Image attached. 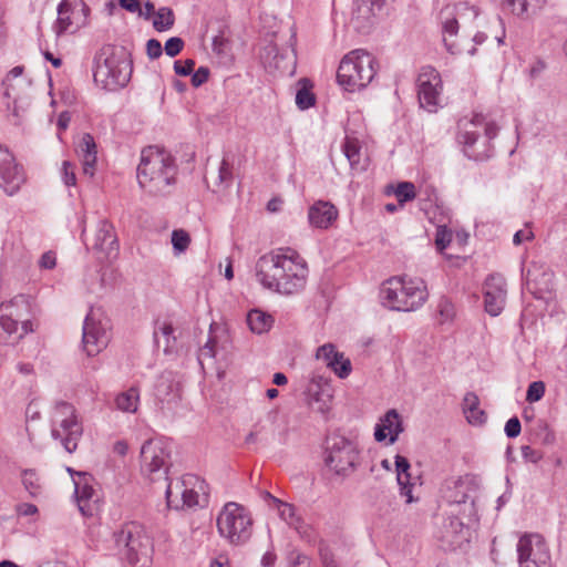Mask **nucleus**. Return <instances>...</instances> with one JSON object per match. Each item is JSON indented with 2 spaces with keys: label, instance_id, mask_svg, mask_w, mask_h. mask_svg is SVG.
Here are the masks:
<instances>
[{
  "label": "nucleus",
  "instance_id": "1",
  "mask_svg": "<svg viewBox=\"0 0 567 567\" xmlns=\"http://www.w3.org/2000/svg\"><path fill=\"white\" fill-rule=\"evenodd\" d=\"M258 282L280 295H293L307 284L308 266L293 249L280 248L260 256L255 266Z\"/></svg>",
  "mask_w": 567,
  "mask_h": 567
},
{
  "label": "nucleus",
  "instance_id": "2",
  "mask_svg": "<svg viewBox=\"0 0 567 567\" xmlns=\"http://www.w3.org/2000/svg\"><path fill=\"white\" fill-rule=\"evenodd\" d=\"M477 484L474 476L446 478L441 486V497L446 503L444 528L451 532L475 530L478 524L475 507Z\"/></svg>",
  "mask_w": 567,
  "mask_h": 567
},
{
  "label": "nucleus",
  "instance_id": "3",
  "mask_svg": "<svg viewBox=\"0 0 567 567\" xmlns=\"http://www.w3.org/2000/svg\"><path fill=\"white\" fill-rule=\"evenodd\" d=\"M178 166L169 152L156 145L142 151L137 166L140 187L150 196H167L177 182Z\"/></svg>",
  "mask_w": 567,
  "mask_h": 567
},
{
  "label": "nucleus",
  "instance_id": "4",
  "mask_svg": "<svg viewBox=\"0 0 567 567\" xmlns=\"http://www.w3.org/2000/svg\"><path fill=\"white\" fill-rule=\"evenodd\" d=\"M427 297L425 282L419 278L391 277L380 288L381 303L394 311H414Z\"/></svg>",
  "mask_w": 567,
  "mask_h": 567
},
{
  "label": "nucleus",
  "instance_id": "5",
  "mask_svg": "<svg viewBox=\"0 0 567 567\" xmlns=\"http://www.w3.org/2000/svg\"><path fill=\"white\" fill-rule=\"evenodd\" d=\"M457 141L463 145L465 156L473 161H485L492 156L491 141L497 136L498 126L485 122V117L476 114L471 121L458 124Z\"/></svg>",
  "mask_w": 567,
  "mask_h": 567
},
{
  "label": "nucleus",
  "instance_id": "6",
  "mask_svg": "<svg viewBox=\"0 0 567 567\" xmlns=\"http://www.w3.org/2000/svg\"><path fill=\"white\" fill-rule=\"evenodd\" d=\"M375 58L362 49L346 54L338 68V83L347 91L364 89L377 74Z\"/></svg>",
  "mask_w": 567,
  "mask_h": 567
},
{
  "label": "nucleus",
  "instance_id": "7",
  "mask_svg": "<svg viewBox=\"0 0 567 567\" xmlns=\"http://www.w3.org/2000/svg\"><path fill=\"white\" fill-rule=\"evenodd\" d=\"M113 50V45L105 44L93 58V79L109 91L124 87L132 73L131 62L116 56Z\"/></svg>",
  "mask_w": 567,
  "mask_h": 567
},
{
  "label": "nucleus",
  "instance_id": "8",
  "mask_svg": "<svg viewBox=\"0 0 567 567\" xmlns=\"http://www.w3.org/2000/svg\"><path fill=\"white\" fill-rule=\"evenodd\" d=\"M82 434L83 426L75 408L65 401L55 402L52 414L51 436L60 441L68 453H73L78 449Z\"/></svg>",
  "mask_w": 567,
  "mask_h": 567
},
{
  "label": "nucleus",
  "instance_id": "9",
  "mask_svg": "<svg viewBox=\"0 0 567 567\" xmlns=\"http://www.w3.org/2000/svg\"><path fill=\"white\" fill-rule=\"evenodd\" d=\"M359 460L360 451L353 441L339 434L327 437L324 463L336 475H350L357 470Z\"/></svg>",
  "mask_w": 567,
  "mask_h": 567
},
{
  "label": "nucleus",
  "instance_id": "10",
  "mask_svg": "<svg viewBox=\"0 0 567 567\" xmlns=\"http://www.w3.org/2000/svg\"><path fill=\"white\" fill-rule=\"evenodd\" d=\"M116 555L131 565L147 567L152 563L153 543L150 534H110Z\"/></svg>",
  "mask_w": 567,
  "mask_h": 567
},
{
  "label": "nucleus",
  "instance_id": "11",
  "mask_svg": "<svg viewBox=\"0 0 567 567\" xmlns=\"http://www.w3.org/2000/svg\"><path fill=\"white\" fill-rule=\"evenodd\" d=\"M141 471L151 481H168L169 444L159 439H151L141 447Z\"/></svg>",
  "mask_w": 567,
  "mask_h": 567
},
{
  "label": "nucleus",
  "instance_id": "12",
  "mask_svg": "<svg viewBox=\"0 0 567 567\" xmlns=\"http://www.w3.org/2000/svg\"><path fill=\"white\" fill-rule=\"evenodd\" d=\"M100 309L91 308L83 322L82 344L89 357L99 354L110 341L107 320H102Z\"/></svg>",
  "mask_w": 567,
  "mask_h": 567
},
{
  "label": "nucleus",
  "instance_id": "13",
  "mask_svg": "<svg viewBox=\"0 0 567 567\" xmlns=\"http://www.w3.org/2000/svg\"><path fill=\"white\" fill-rule=\"evenodd\" d=\"M517 553L519 567H551L550 554L542 534H523Z\"/></svg>",
  "mask_w": 567,
  "mask_h": 567
},
{
  "label": "nucleus",
  "instance_id": "14",
  "mask_svg": "<svg viewBox=\"0 0 567 567\" xmlns=\"http://www.w3.org/2000/svg\"><path fill=\"white\" fill-rule=\"evenodd\" d=\"M442 81L440 73L432 66L422 68L417 78V97L420 106L436 112L440 104Z\"/></svg>",
  "mask_w": 567,
  "mask_h": 567
},
{
  "label": "nucleus",
  "instance_id": "15",
  "mask_svg": "<svg viewBox=\"0 0 567 567\" xmlns=\"http://www.w3.org/2000/svg\"><path fill=\"white\" fill-rule=\"evenodd\" d=\"M307 404L312 411L327 415L331 409L333 389L330 379L313 373L305 389Z\"/></svg>",
  "mask_w": 567,
  "mask_h": 567
},
{
  "label": "nucleus",
  "instance_id": "16",
  "mask_svg": "<svg viewBox=\"0 0 567 567\" xmlns=\"http://www.w3.org/2000/svg\"><path fill=\"white\" fill-rule=\"evenodd\" d=\"M251 526L250 512L236 502L226 503L217 516L218 532H247Z\"/></svg>",
  "mask_w": 567,
  "mask_h": 567
},
{
  "label": "nucleus",
  "instance_id": "17",
  "mask_svg": "<svg viewBox=\"0 0 567 567\" xmlns=\"http://www.w3.org/2000/svg\"><path fill=\"white\" fill-rule=\"evenodd\" d=\"M24 183V174L13 155L0 145V187L7 195H14Z\"/></svg>",
  "mask_w": 567,
  "mask_h": 567
},
{
  "label": "nucleus",
  "instance_id": "18",
  "mask_svg": "<svg viewBox=\"0 0 567 567\" xmlns=\"http://www.w3.org/2000/svg\"><path fill=\"white\" fill-rule=\"evenodd\" d=\"M461 10H471L473 11V18H476L478 16V9L475 8V7H471L467 2H460L457 4H446L445 7L442 8L441 12H440V20H441V23H442V31H443V34H444V43H445V47L447 49V51L451 53V54H458L460 53V50L455 45V43L452 41L450 42L446 38V35L449 37H455L457 35V32H458V21L456 19V14L461 11Z\"/></svg>",
  "mask_w": 567,
  "mask_h": 567
},
{
  "label": "nucleus",
  "instance_id": "19",
  "mask_svg": "<svg viewBox=\"0 0 567 567\" xmlns=\"http://www.w3.org/2000/svg\"><path fill=\"white\" fill-rule=\"evenodd\" d=\"M194 480H197V477L186 475L175 487H173L172 483L167 484L165 495L169 508L184 509L199 505L198 493L193 488H188V485H190Z\"/></svg>",
  "mask_w": 567,
  "mask_h": 567
},
{
  "label": "nucleus",
  "instance_id": "20",
  "mask_svg": "<svg viewBox=\"0 0 567 567\" xmlns=\"http://www.w3.org/2000/svg\"><path fill=\"white\" fill-rule=\"evenodd\" d=\"M484 306L487 313L498 316L506 303V280L503 276L489 275L485 280Z\"/></svg>",
  "mask_w": 567,
  "mask_h": 567
},
{
  "label": "nucleus",
  "instance_id": "21",
  "mask_svg": "<svg viewBox=\"0 0 567 567\" xmlns=\"http://www.w3.org/2000/svg\"><path fill=\"white\" fill-rule=\"evenodd\" d=\"M0 316L23 327V331H33L31 321V302L29 297L18 295L8 302L0 305Z\"/></svg>",
  "mask_w": 567,
  "mask_h": 567
},
{
  "label": "nucleus",
  "instance_id": "22",
  "mask_svg": "<svg viewBox=\"0 0 567 567\" xmlns=\"http://www.w3.org/2000/svg\"><path fill=\"white\" fill-rule=\"evenodd\" d=\"M403 423L396 410H389L374 429V440L383 442L389 439V444H394L400 433L403 432Z\"/></svg>",
  "mask_w": 567,
  "mask_h": 567
},
{
  "label": "nucleus",
  "instance_id": "23",
  "mask_svg": "<svg viewBox=\"0 0 567 567\" xmlns=\"http://www.w3.org/2000/svg\"><path fill=\"white\" fill-rule=\"evenodd\" d=\"M93 248L104 252L106 257L115 256L118 250V243L114 233V227L106 219H101L97 223Z\"/></svg>",
  "mask_w": 567,
  "mask_h": 567
},
{
  "label": "nucleus",
  "instance_id": "24",
  "mask_svg": "<svg viewBox=\"0 0 567 567\" xmlns=\"http://www.w3.org/2000/svg\"><path fill=\"white\" fill-rule=\"evenodd\" d=\"M337 217L338 209L330 202L318 200L308 210L310 225L320 229L329 228Z\"/></svg>",
  "mask_w": 567,
  "mask_h": 567
},
{
  "label": "nucleus",
  "instance_id": "25",
  "mask_svg": "<svg viewBox=\"0 0 567 567\" xmlns=\"http://www.w3.org/2000/svg\"><path fill=\"white\" fill-rule=\"evenodd\" d=\"M76 153L82 159L83 174L92 178L95 174L96 164V144L93 136L89 133L82 135L76 145Z\"/></svg>",
  "mask_w": 567,
  "mask_h": 567
},
{
  "label": "nucleus",
  "instance_id": "26",
  "mask_svg": "<svg viewBox=\"0 0 567 567\" xmlns=\"http://www.w3.org/2000/svg\"><path fill=\"white\" fill-rule=\"evenodd\" d=\"M155 395L162 403L176 405L181 400V384L172 373H164L155 384Z\"/></svg>",
  "mask_w": 567,
  "mask_h": 567
},
{
  "label": "nucleus",
  "instance_id": "27",
  "mask_svg": "<svg viewBox=\"0 0 567 567\" xmlns=\"http://www.w3.org/2000/svg\"><path fill=\"white\" fill-rule=\"evenodd\" d=\"M84 481H86V478ZM74 484L79 511L83 516H93L94 511L96 509V501L92 502V498L95 495L94 488L87 482H75Z\"/></svg>",
  "mask_w": 567,
  "mask_h": 567
},
{
  "label": "nucleus",
  "instance_id": "28",
  "mask_svg": "<svg viewBox=\"0 0 567 567\" xmlns=\"http://www.w3.org/2000/svg\"><path fill=\"white\" fill-rule=\"evenodd\" d=\"M30 331H23L19 323L0 316V344H16Z\"/></svg>",
  "mask_w": 567,
  "mask_h": 567
},
{
  "label": "nucleus",
  "instance_id": "29",
  "mask_svg": "<svg viewBox=\"0 0 567 567\" xmlns=\"http://www.w3.org/2000/svg\"><path fill=\"white\" fill-rule=\"evenodd\" d=\"M386 3V0H370V6L365 1H357L355 9L353 11V19L360 20L362 19L367 23L361 24L360 27L364 28L370 25L371 17L377 16L381 12Z\"/></svg>",
  "mask_w": 567,
  "mask_h": 567
},
{
  "label": "nucleus",
  "instance_id": "30",
  "mask_svg": "<svg viewBox=\"0 0 567 567\" xmlns=\"http://www.w3.org/2000/svg\"><path fill=\"white\" fill-rule=\"evenodd\" d=\"M478 406V396L474 392H467L463 400V411L468 423L482 424L485 422V413Z\"/></svg>",
  "mask_w": 567,
  "mask_h": 567
},
{
  "label": "nucleus",
  "instance_id": "31",
  "mask_svg": "<svg viewBox=\"0 0 567 567\" xmlns=\"http://www.w3.org/2000/svg\"><path fill=\"white\" fill-rule=\"evenodd\" d=\"M247 323L252 332L261 334L271 328L274 319L259 309H252L247 315Z\"/></svg>",
  "mask_w": 567,
  "mask_h": 567
},
{
  "label": "nucleus",
  "instance_id": "32",
  "mask_svg": "<svg viewBox=\"0 0 567 567\" xmlns=\"http://www.w3.org/2000/svg\"><path fill=\"white\" fill-rule=\"evenodd\" d=\"M138 402L140 390L136 386H131L128 390L121 392L115 398V404L117 409L128 413H134L137 411Z\"/></svg>",
  "mask_w": 567,
  "mask_h": 567
},
{
  "label": "nucleus",
  "instance_id": "33",
  "mask_svg": "<svg viewBox=\"0 0 567 567\" xmlns=\"http://www.w3.org/2000/svg\"><path fill=\"white\" fill-rule=\"evenodd\" d=\"M275 509L278 511V514L282 520L287 523L290 528H293L296 532L306 527L303 519L297 515L296 508L288 503L280 501Z\"/></svg>",
  "mask_w": 567,
  "mask_h": 567
},
{
  "label": "nucleus",
  "instance_id": "34",
  "mask_svg": "<svg viewBox=\"0 0 567 567\" xmlns=\"http://www.w3.org/2000/svg\"><path fill=\"white\" fill-rule=\"evenodd\" d=\"M24 71V68L22 65H17L13 69L10 70V72L7 74L6 79L3 80V85L6 86L4 95L8 99H12L13 101V113L14 115H18V101L21 100V97L16 94V86L12 83V80L20 78Z\"/></svg>",
  "mask_w": 567,
  "mask_h": 567
},
{
  "label": "nucleus",
  "instance_id": "35",
  "mask_svg": "<svg viewBox=\"0 0 567 567\" xmlns=\"http://www.w3.org/2000/svg\"><path fill=\"white\" fill-rule=\"evenodd\" d=\"M159 333L164 339V352L171 353L176 343V337L174 336V328L172 323L163 322V324L154 331V342L157 347H161Z\"/></svg>",
  "mask_w": 567,
  "mask_h": 567
},
{
  "label": "nucleus",
  "instance_id": "36",
  "mask_svg": "<svg viewBox=\"0 0 567 567\" xmlns=\"http://www.w3.org/2000/svg\"><path fill=\"white\" fill-rule=\"evenodd\" d=\"M342 151L352 168H358L361 157V145L357 138L347 136L342 143Z\"/></svg>",
  "mask_w": 567,
  "mask_h": 567
},
{
  "label": "nucleus",
  "instance_id": "37",
  "mask_svg": "<svg viewBox=\"0 0 567 567\" xmlns=\"http://www.w3.org/2000/svg\"><path fill=\"white\" fill-rule=\"evenodd\" d=\"M72 6L66 0H63L58 6V20L55 23V32L58 35L66 32L72 25L70 13Z\"/></svg>",
  "mask_w": 567,
  "mask_h": 567
},
{
  "label": "nucleus",
  "instance_id": "38",
  "mask_svg": "<svg viewBox=\"0 0 567 567\" xmlns=\"http://www.w3.org/2000/svg\"><path fill=\"white\" fill-rule=\"evenodd\" d=\"M22 484L31 497H38L42 493V486L38 474L33 470L22 472Z\"/></svg>",
  "mask_w": 567,
  "mask_h": 567
},
{
  "label": "nucleus",
  "instance_id": "39",
  "mask_svg": "<svg viewBox=\"0 0 567 567\" xmlns=\"http://www.w3.org/2000/svg\"><path fill=\"white\" fill-rule=\"evenodd\" d=\"M316 357L331 369L333 365L338 364V359H341V352H338L332 343H326L318 348Z\"/></svg>",
  "mask_w": 567,
  "mask_h": 567
},
{
  "label": "nucleus",
  "instance_id": "40",
  "mask_svg": "<svg viewBox=\"0 0 567 567\" xmlns=\"http://www.w3.org/2000/svg\"><path fill=\"white\" fill-rule=\"evenodd\" d=\"M503 12L513 13L517 17L523 16L527 12L529 7V0H495Z\"/></svg>",
  "mask_w": 567,
  "mask_h": 567
},
{
  "label": "nucleus",
  "instance_id": "41",
  "mask_svg": "<svg viewBox=\"0 0 567 567\" xmlns=\"http://www.w3.org/2000/svg\"><path fill=\"white\" fill-rule=\"evenodd\" d=\"M174 24V13L172 9L163 7L156 12L153 25L157 31L169 30Z\"/></svg>",
  "mask_w": 567,
  "mask_h": 567
},
{
  "label": "nucleus",
  "instance_id": "42",
  "mask_svg": "<svg viewBox=\"0 0 567 567\" xmlns=\"http://www.w3.org/2000/svg\"><path fill=\"white\" fill-rule=\"evenodd\" d=\"M394 194L399 200L401 207L406 202H410L415 198V186L411 182H401L398 184Z\"/></svg>",
  "mask_w": 567,
  "mask_h": 567
},
{
  "label": "nucleus",
  "instance_id": "43",
  "mask_svg": "<svg viewBox=\"0 0 567 567\" xmlns=\"http://www.w3.org/2000/svg\"><path fill=\"white\" fill-rule=\"evenodd\" d=\"M190 243L189 234L184 229H175L172 233V245L176 254L184 252Z\"/></svg>",
  "mask_w": 567,
  "mask_h": 567
},
{
  "label": "nucleus",
  "instance_id": "44",
  "mask_svg": "<svg viewBox=\"0 0 567 567\" xmlns=\"http://www.w3.org/2000/svg\"><path fill=\"white\" fill-rule=\"evenodd\" d=\"M316 102V97L309 87L302 85L298 89L296 94V104L300 110H307L311 107Z\"/></svg>",
  "mask_w": 567,
  "mask_h": 567
},
{
  "label": "nucleus",
  "instance_id": "45",
  "mask_svg": "<svg viewBox=\"0 0 567 567\" xmlns=\"http://www.w3.org/2000/svg\"><path fill=\"white\" fill-rule=\"evenodd\" d=\"M233 182L231 165L227 159H223L217 175V184L224 187H229Z\"/></svg>",
  "mask_w": 567,
  "mask_h": 567
},
{
  "label": "nucleus",
  "instance_id": "46",
  "mask_svg": "<svg viewBox=\"0 0 567 567\" xmlns=\"http://www.w3.org/2000/svg\"><path fill=\"white\" fill-rule=\"evenodd\" d=\"M545 394V383L543 381H534L528 385L526 392V401L529 403L538 402Z\"/></svg>",
  "mask_w": 567,
  "mask_h": 567
},
{
  "label": "nucleus",
  "instance_id": "47",
  "mask_svg": "<svg viewBox=\"0 0 567 567\" xmlns=\"http://www.w3.org/2000/svg\"><path fill=\"white\" fill-rule=\"evenodd\" d=\"M452 241V231L446 226H439L435 235V245L439 251H443Z\"/></svg>",
  "mask_w": 567,
  "mask_h": 567
},
{
  "label": "nucleus",
  "instance_id": "48",
  "mask_svg": "<svg viewBox=\"0 0 567 567\" xmlns=\"http://www.w3.org/2000/svg\"><path fill=\"white\" fill-rule=\"evenodd\" d=\"M446 537L442 539V547L444 550H456L461 548L464 543H468L467 539L463 538V534H445Z\"/></svg>",
  "mask_w": 567,
  "mask_h": 567
},
{
  "label": "nucleus",
  "instance_id": "49",
  "mask_svg": "<svg viewBox=\"0 0 567 567\" xmlns=\"http://www.w3.org/2000/svg\"><path fill=\"white\" fill-rule=\"evenodd\" d=\"M184 40L179 37H172L169 38L166 43H165V47H164V50H165V53L171 56V58H174L176 55H178L183 48H184Z\"/></svg>",
  "mask_w": 567,
  "mask_h": 567
},
{
  "label": "nucleus",
  "instance_id": "50",
  "mask_svg": "<svg viewBox=\"0 0 567 567\" xmlns=\"http://www.w3.org/2000/svg\"><path fill=\"white\" fill-rule=\"evenodd\" d=\"M331 370L340 378L346 379L352 371L351 361L341 353V359H338V364L333 365Z\"/></svg>",
  "mask_w": 567,
  "mask_h": 567
},
{
  "label": "nucleus",
  "instance_id": "51",
  "mask_svg": "<svg viewBox=\"0 0 567 567\" xmlns=\"http://www.w3.org/2000/svg\"><path fill=\"white\" fill-rule=\"evenodd\" d=\"M62 179L66 186H74L76 183L75 166L69 161L62 164Z\"/></svg>",
  "mask_w": 567,
  "mask_h": 567
},
{
  "label": "nucleus",
  "instance_id": "52",
  "mask_svg": "<svg viewBox=\"0 0 567 567\" xmlns=\"http://www.w3.org/2000/svg\"><path fill=\"white\" fill-rule=\"evenodd\" d=\"M195 68V61L193 59H186L185 61H175L174 71L177 75L188 76L193 73Z\"/></svg>",
  "mask_w": 567,
  "mask_h": 567
},
{
  "label": "nucleus",
  "instance_id": "53",
  "mask_svg": "<svg viewBox=\"0 0 567 567\" xmlns=\"http://www.w3.org/2000/svg\"><path fill=\"white\" fill-rule=\"evenodd\" d=\"M437 307H439V313L443 321L451 320L454 317V315H455L454 306L450 300L442 298L440 300Z\"/></svg>",
  "mask_w": 567,
  "mask_h": 567
},
{
  "label": "nucleus",
  "instance_id": "54",
  "mask_svg": "<svg viewBox=\"0 0 567 567\" xmlns=\"http://www.w3.org/2000/svg\"><path fill=\"white\" fill-rule=\"evenodd\" d=\"M190 75H192V79H190L192 85L194 87H199L200 85H203L204 83H206L208 81L209 70L206 66H199L195 72L193 71V73Z\"/></svg>",
  "mask_w": 567,
  "mask_h": 567
},
{
  "label": "nucleus",
  "instance_id": "55",
  "mask_svg": "<svg viewBox=\"0 0 567 567\" xmlns=\"http://www.w3.org/2000/svg\"><path fill=\"white\" fill-rule=\"evenodd\" d=\"M505 434L509 439H515L520 434L522 425L517 416L511 417L505 424Z\"/></svg>",
  "mask_w": 567,
  "mask_h": 567
},
{
  "label": "nucleus",
  "instance_id": "56",
  "mask_svg": "<svg viewBox=\"0 0 567 567\" xmlns=\"http://www.w3.org/2000/svg\"><path fill=\"white\" fill-rule=\"evenodd\" d=\"M398 484L400 485L401 494L406 496L408 503H411L413 501V497L411 494L413 484L411 482L410 471L404 473L403 477L401 478V482H398Z\"/></svg>",
  "mask_w": 567,
  "mask_h": 567
},
{
  "label": "nucleus",
  "instance_id": "57",
  "mask_svg": "<svg viewBox=\"0 0 567 567\" xmlns=\"http://www.w3.org/2000/svg\"><path fill=\"white\" fill-rule=\"evenodd\" d=\"M146 53L150 59H158L163 53V47L156 39H150L146 43Z\"/></svg>",
  "mask_w": 567,
  "mask_h": 567
},
{
  "label": "nucleus",
  "instance_id": "58",
  "mask_svg": "<svg viewBox=\"0 0 567 567\" xmlns=\"http://www.w3.org/2000/svg\"><path fill=\"white\" fill-rule=\"evenodd\" d=\"M395 468H396V481L401 482L405 472H409L411 468L410 462L406 457L402 455L395 456Z\"/></svg>",
  "mask_w": 567,
  "mask_h": 567
},
{
  "label": "nucleus",
  "instance_id": "59",
  "mask_svg": "<svg viewBox=\"0 0 567 567\" xmlns=\"http://www.w3.org/2000/svg\"><path fill=\"white\" fill-rule=\"evenodd\" d=\"M520 450H522L523 458L527 462L537 463L543 457V455L539 451L534 450L529 445H523Z\"/></svg>",
  "mask_w": 567,
  "mask_h": 567
},
{
  "label": "nucleus",
  "instance_id": "60",
  "mask_svg": "<svg viewBox=\"0 0 567 567\" xmlns=\"http://www.w3.org/2000/svg\"><path fill=\"white\" fill-rule=\"evenodd\" d=\"M212 328H213V326H210V329ZM215 347H216V340L213 337V331L210 330L206 343L200 349V357L214 358L215 357Z\"/></svg>",
  "mask_w": 567,
  "mask_h": 567
},
{
  "label": "nucleus",
  "instance_id": "61",
  "mask_svg": "<svg viewBox=\"0 0 567 567\" xmlns=\"http://www.w3.org/2000/svg\"><path fill=\"white\" fill-rule=\"evenodd\" d=\"M56 265V257L53 251H47L44 252L40 260L39 266L43 269H53Z\"/></svg>",
  "mask_w": 567,
  "mask_h": 567
},
{
  "label": "nucleus",
  "instance_id": "62",
  "mask_svg": "<svg viewBox=\"0 0 567 567\" xmlns=\"http://www.w3.org/2000/svg\"><path fill=\"white\" fill-rule=\"evenodd\" d=\"M120 6L128 12H137L141 10L140 0H118Z\"/></svg>",
  "mask_w": 567,
  "mask_h": 567
},
{
  "label": "nucleus",
  "instance_id": "63",
  "mask_svg": "<svg viewBox=\"0 0 567 567\" xmlns=\"http://www.w3.org/2000/svg\"><path fill=\"white\" fill-rule=\"evenodd\" d=\"M260 497L262 498V501L265 503H267V505L270 507V508H274L280 504V501L279 498H277L276 496H274L272 494H270L268 491H262L260 492Z\"/></svg>",
  "mask_w": 567,
  "mask_h": 567
},
{
  "label": "nucleus",
  "instance_id": "64",
  "mask_svg": "<svg viewBox=\"0 0 567 567\" xmlns=\"http://www.w3.org/2000/svg\"><path fill=\"white\" fill-rule=\"evenodd\" d=\"M293 567H313L311 559L306 555H297Z\"/></svg>",
  "mask_w": 567,
  "mask_h": 567
}]
</instances>
